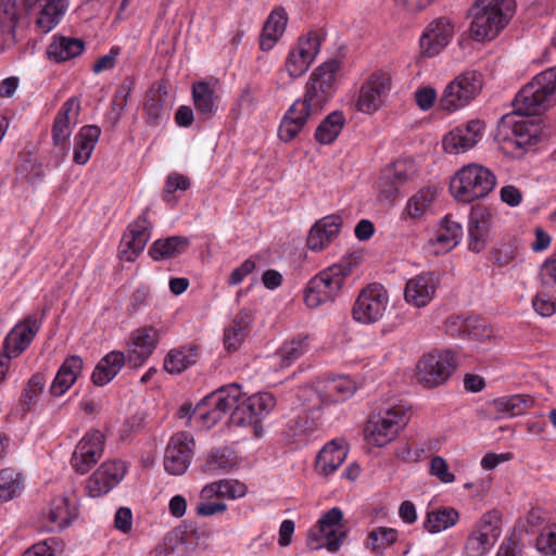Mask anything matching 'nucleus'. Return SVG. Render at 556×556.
Wrapping results in <instances>:
<instances>
[{
  "mask_svg": "<svg viewBox=\"0 0 556 556\" xmlns=\"http://www.w3.org/2000/svg\"><path fill=\"white\" fill-rule=\"evenodd\" d=\"M397 539V532L392 528L380 527L368 534L367 547L376 554L392 545Z\"/></svg>",
  "mask_w": 556,
  "mask_h": 556,
  "instance_id": "obj_52",
  "label": "nucleus"
},
{
  "mask_svg": "<svg viewBox=\"0 0 556 556\" xmlns=\"http://www.w3.org/2000/svg\"><path fill=\"white\" fill-rule=\"evenodd\" d=\"M339 70L340 62L337 60H329L316 67L306 83L302 100L320 112L336 92Z\"/></svg>",
  "mask_w": 556,
  "mask_h": 556,
  "instance_id": "obj_5",
  "label": "nucleus"
},
{
  "mask_svg": "<svg viewBox=\"0 0 556 556\" xmlns=\"http://www.w3.org/2000/svg\"><path fill=\"white\" fill-rule=\"evenodd\" d=\"M439 286L434 273H422L410 278L405 286V300L416 307L426 306L433 298Z\"/></svg>",
  "mask_w": 556,
  "mask_h": 556,
  "instance_id": "obj_23",
  "label": "nucleus"
},
{
  "mask_svg": "<svg viewBox=\"0 0 556 556\" xmlns=\"http://www.w3.org/2000/svg\"><path fill=\"white\" fill-rule=\"evenodd\" d=\"M127 364V357L119 351H112L100 359L96 366L91 380L93 384L102 387L109 383Z\"/></svg>",
  "mask_w": 556,
  "mask_h": 556,
  "instance_id": "obj_34",
  "label": "nucleus"
},
{
  "mask_svg": "<svg viewBox=\"0 0 556 556\" xmlns=\"http://www.w3.org/2000/svg\"><path fill=\"white\" fill-rule=\"evenodd\" d=\"M320 48V37L317 34H309L307 38H301L294 50L286 61V68L292 78L304 74L316 58Z\"/></svg>",
  "mask_w": 556,
  "mask_h": 556,
  "instance_id": "obj_18",
  "label": "nucleus"
},
{
  "mask_svg": "<svg viewBox=\"0 0 556 556\" xmlns=\"http://www.w3.org/2000/svg\"><path fill=\"white\" fill-rule=\"evenodd\" d=\"M356 386L350 378L336 377L327 380L318 393L324 404H330L345 401L354 394Z\"/></svg>",
  "mask_w": 556,
  "mask_h": 556,
  "instance_id": "obj_37",
  "label": "nucleus"
},
{
  "mask_svg": "<svg viewBox=\"0 0 556 556\" xmlns=\"http://www.w3.org/2000/svg\"><path fill=\"white\" fill-rule=\"evenodd\" d=\"M483 125L480 121H470L465 127H456L443 139V148L447 153L458 154L473 148L481 139Z\"/></svg>",
  "mask_w": 556,
  "mask_h": 556,
  "instance_id": "obj_24",
  "label": "nucleus"
},
{
  "mask_svg": "<svg viewBox=\"0 0 556 556\" xmlns=\"http://www.w3.org/2000/svg\"><path fill=\"white\" fill-rule=\"evenodd\" d=\"M100 135L101 129L96 125H87L80 128L75 137L73 154V161L76 164L84 165L89 161Z\"/></svg>",
  "mask_w": 556,
  "mask_h": 556,
  "instance_id": "obj_36",
  "label": "nucleus"
},
{
  "mask_svg": "<svg viewBox=\"0 0 556 556\" xmlns=\"http://www.w3.org/2000/svg\"><path fill=\"white\" fill-rule=\"evenodd\" d=\"M78 443H86L84 451L102 457L104 448V435L99 430H93L84 435Z\"/></svg>",
  "mask_w": 556,
  "mask_h": 556,
  "instance_id": "obj_61",
  "label": "nucleus"
},
{
  "mask_svg": "<svg viewBox=\"0 0 556 556\" xmlns=\"http://www.w3.org/2000/svg\"><path fill=\"white\" fill-rule=\"evenodd\" d=\"M65 11V0H49L43 5L38 18L36 20L37 27L45 34L49 33L59 24Z\"/></svg>",
  "mask_w": 556,
  "mask_h": 556,
  "instance_id": "obj_44",
  "label": "nucleus"
},
{
  "mask_svg": "<svg viewBox=\"0 0 556 556\" xmlns=\"http://www.w3.org/2000/svg\"><path fill=\"white\" fill-rule=\"evenodd\" d=\"M199 358V348L189 345L168 352L164 359V369L169 374H180L194 365Z\"/></svg>",
  "mask_w": 556,
  "mask_h": 556,
  "instance_id": "obj_41",
  "label": "nucleus"
},
{
  "mask_svg": "<svg viewBox=\"0 0 556 556\" xmlns=\"http://www.w3.org/2000/svg\"><path fill=\"white\" fill-rule=\"evenodd\" d=\"M342 219L338 215H328L317 220L311 228L306 244L312 251L324 250L339 235Z\"/></svg>",
  "mask_w": 556,
  "mask_h": 556,
  "instance_id": "obj_28",
  "label": "nucleus"
},
{
  "mask_svg": "<svg viewBox=\"0 0 556 556\" xmlns=\"http://www.w3.org/2000/svg\"><path fill=\"white\" fill-rule=\"evenodd\" d=\"M556 104V66L535 75L516 94L514 113L520 116L540 115Z\"/></svg>",
  "mask_w": 556,
  "mask_h": 556,
  "instance_id": "obj_1",
  "label": "nucleus"
},
{
  "mask_svg": "<svg viewBox=\"0 0 556 556\" xmlns=\"http://www.w3.org/2000/svg\"><path fill=\"white\" fill-rule=\"evenodd\" d=\"M388 304L387 289L380 283H370L358 294L353 306V317L362 324H374L383 317Z\"/></svg>",
  "mask_w": 556,
  "mask_h": 556,
  "instance_id": "obj_11",
  "label": "nucleus"
},
{
  "mask_svg": "<svg viewBox=\"0 0 556 556\" xmlns=\"http://www.w3.org/2000/svg\"><path fill=\"white\" fill-rule=\"evenodd\" d=\"M454 35V26L446 17H439L428 25L420 38L421 52L434 56L446 47Z\"/></svg>",
  "mask_w": 556,
  "mask_h": 556,
  "instance_id": "obj_20",
  "label": "nucleus"
},
{
  "mask_svg": "<svg viewBox=\"0 0 556 556\" xmlns=\"http://www.w3.org/2000/svg\"><path fill=\"white\" fill-rule=\"evenodd\" d=\"M126 470L122 460L103 463L87 480V494L90 497H100L109 493L123 480Z\"/></svg>",
  "mask_w": 556,
  "mask_h": 556,
  "instance_id": "obj_16",
  "label": "nucleus"
},
{
  "mask_svg": "<svg viewBox=\"0 0 556 556\" xmlns=\"http://www.w3.org/2000/svg\"><path fill=\"white\" fill-rule=\"evenodd\" d=\"M143 110L146 122L152 126L157 125L167 115L166 102L161 97L159 90H151L147 94Z\"/></svg>",
  "mask_w": 556,
  "mask_h": 556,
  "instance_id": "obj_47",
  "label": "nucleus"
},
{
  "mask_svg": "<svg viewBox=\"0 0 556 556\" xmlns=\"http://www.w3.org/2000/svg\"><path fill=\"white\" fill-rule=\"evenodd\" d=\"M496 177L486 167L468 164L458 169L450 184L453 197L464 203L485 198L495 187Z\"/></svg>",
  "mask_w": 556,
  "mask_h": 556,
  "instance_id": "obj_4",
  "label": "nucleus"
},
{
  "mask_svg": "<svg viewBox=\"0 0 556 556\" xmlns=\"http://www.w3.org/2000/svg\"><path fill=\"white\" fill-rule=\"evenodd\" d=\"M501 536V529L496 523H479L468 535L464 556H485Z\"/></svg>",
  "mask_w": 556,
  "mask_h": 556,
  "instance_id": "obj_25",
  "label": "nucleus"
},
{
  "mask_svg": "<svg viewBox=\"0 0 556 556\" xmlns=\"http://www.w3.org/2000/svg\"><path fill=\"white\" fill-rule=\"evenodd\" d=\"M194 445L192 435L187 432L173 435L165 450V470L173 476L184 475L191 463Z\"/></svg>",
  "mask_w": 556,
  "mask_h": 556,
  "instance_id": "obj_14",
  "label": "nucleus"
},
{
  "mask_svg": "<svg viewBox=\"0 0 556 556\" xmlns=\"http://www.w3.org/2000/svg\"><path fill=\"white\" fill-rule=\"evenodd\" d=\"M288 23V16L283 8H276L264 24L261 37L260 48L263 51L270 50L278 39L282 36Z\"/></svg>",
  "mask_w": 556,
  "mask_h": 556,
  "instance_id": "obj_35",
  "label": "nucleus"
},
{
  "mask_svg": "<svg viewBox=\"0 0 556 556\" xmlns=\"http://www.w3.org/2000/svg\"><path fill=\"white\" fill-rule=\"evenodd\" d=\"M134 88V80L127 77L118 87L112 103V111L115 113V123L122 117L123 111L125 110L128 98Z\"/></svg>",
  "mask_w": 556,
  "mask_h": 556,
  "instance_id": "obj_57",
  "label": "nucleus"
},
{
  "mask_svg": "<svg viewBox=\"0 0 556 556\" xmlns=\"http://www.w3.org/2000/svg\"><path fill=\"white\" fill-rule=\"evenodd\" d=\"M39 329L40 323L35 315H29L16 324L4 338L3 350L7 357L15 358L21 355L31 343Z\"/></svg>",
  "mask_w": 556,
  "mask_h": 556,
  "instance_id": "obj_17",
  "label": "nucleus"
},
{
  "mask_svg": "<svg viewBox=\"0 0 556 556\" xmlns=\"http://www.w3.org/2000/svg\"><path fill=\"white\" fill-rule=\"evenodd\" d=\"M253 321L251 309H241L224 332V345L228 352L237 351L250 331V325Z\"/></svg>",
  "mask_w": 556,
  "mask_h": 556,
  "instance_id": "obj_31",
  "label": "nucleus"
},
{
  "mask_svg": "<svg viewBox=\"0 0 556 556\" xmlns=\"http://www.w3.org/2000/svg\"><path fill=\"white\" fill-rule=\"evenodd\" d=\"M498 413H506L509 416L525 414L534 404V399L526 394H515L495 399L492 402Z\"/></svg>",
  "mask_w": 556,
  "mask_h": 556,
  "instance_id": "obj_43",
  "label": "nucleus"
},
{
  "mask_svg": "<svg viewBox=\"0 0 556 556\" xmlns=\"http://www.w3.org/2000/svg\"><path fill=\"white\" fill-rule=\"evenodd\" d=\"M430 473L443 483H452L455 481V475L448 471V465L441 456H433L431 458Z\"/></svg>",
  "mask_w": 556,
  "mask_h": 556,
  "instance_id": "obj_60",
  "label": "nucleus"
},
{
  "mask_svg": "<svg viewBox=\"0 0 556 556\" xmlns=\"http://www.w3.org/2000/svg\"><path fill=\"white\" fill-rule=\"evenodd\" d=\"M83 369V359L77 355L70 356L59 368L50 387L53 396L63 395L76 381Z\"/></svg>",
  "mask_w": 556,
  "mask_h": 556,
  "instance_id": "obj_32",
  "label": "nucleus"
},
{
  "mask_svg": "<svg viewBox=\"0 0 556 556\" xmlns=\"http://www.w3.org/2000/svg\"><path fill=\"white\" fill-rule=\"evenodd\" d=\"M189 244V239L181 236L159 239L150 247L149 254L154 261L168 260L184 253Z\"/></svg>",
  "mask_w": 556,
  "mask_h": 556,
  "instance_id": "obj_39",
  "label": "nucleus"
},
{
  "mask_svg": "<svg viewBox=\"0 0 556 556\" xmlns=\"http://www.w3.org/2000/svg\"><path fill=\"white\" fill-rule=\"evenodd\" d=\"M243 393L239 384L222 387L202 399L195 406L194 413L207 427L214 426L224 414L232 412Z\"/></svg>",
  "mask_w": 556,
  "mask_h": 556,
  "instance_id": "obj_9",
  "label": "nucleus"
},
{
  "mask_svg": "<svg viewBox=\"0 0 556 556\" xmlns=\"http://www.w3.org/2000/svg\"><path fill=\"white\" fill-rule=\"evenodd\" d=\"M346 456V443L343 440L334 439L328 442L317 454L316 471L323 476H329L344 463Z\"/></svg>",
  "mask_w": 556,
  "mask_h": 556,
  "instance_id": "obj_29",
  "label": "nucleus"
},
{
  "mask_svg": "<svg viewBox=\"0 0 556 556\" xmlns=\"http://www.w3.org/2000/svg\"><path fill=\"white\" fill-rule=\"evenodd\" d=\"M86 443H78L71 458V465L77 473L85 475L93 465H96L100 456L84 451Z\"/></svg>",
  "mask_w": 556,
  "mask_h": 556,
  "instance_id": "obj_55",
  "label": "nucleus"
},
{
  "mask_svg": "<svg viewBox=\"0 0 556 556\" xmlns=\"http://www.w3.org/2000/svg\"><path fill=\"white\" fill-rule=\"evenodd\" d=\"M46 383L45 376L42 374H35L28 381L26 388L23 390L21 402L23 410L28 412L38 402L40 394L42 393Z\"/></svg>",
  "mask_w": 556,
  "mask_h": 556,
  "instance_id": "obj_54",
  "label": "nucleus"
},
{
  "mask_svg": "<svg viewBox=\"0 0 556 556\" xmlns=\"http://www.w3.org/2000/svg\"><path fill=\"white\" fill-rule=\"evenodd\" d=\"M434 198L435 189L430 187L421 189L408 200L406 205L408 215L413 218L420 217L431 206Z\"/></svg>",
  "mask_w": 556,
  "mask_h": 556,
  "instance_id": "obj_49",
  "label": "nucleus"
},
{
  "mask_svg": "<svg viewBox=\"0 0 556 556\" xmlns=\"http://www.w3.org/2000/svg\"><path fill=\"white\" fill-rule=\"evenodd\" d=\"M190 187V180L188 177L181 174H172L167 177L164 188V198L168 200V195L177 190L185 191Z\"/></svg>",
  "mask_w": 556,
  "mask_h": 556,
  "instance_id": "obj_63",
  "label": "nucleus"
},
{
  "mask_svg": "<svg viewBox=\"0 0 556 556\" xmlns=\"http://www.w3.org/2000/svg\"><path fill=\"white\" fill-rule=\"evenodd\" d=\"M306 337L286 342L278 351L280 367H289L307 351Z\"/></svg>",
  "mask_w": 556,
  "mask_h": 556,
  "instance_id": "obj_53",
  "label": "nucleus"
},
{
  "mask_svg": "<svg viewBox=\"0 0 556 556\" xmlns=\"http://www.w3.org/2000/svg\"><path fill=\"white\" fill-rule=\"evenodd\" d=\"M491 226L492 215L490 211L483 205L472 206L468 223V248L470 251L478 253L485 249Z\"/></svg>",
  "mask_w": 556,
  "mask_h": 556,
  "instance_id": "obj_26",
  "label": "nucleus"
},
{
  "mask_svg": "<svg viewBox=\"0 0 556 556\" xmlns=\"http://www.w3.org/2000/svg\"><path fill=\"white\" fill-rule=\"evenodd\" d=\"M319 113L303 100H296L286 112L278 129L283 142L293 140L304 128L308 118Z\"/></svg>",
  "mask_w": 556,
  "mask_h": 556,
  "instance_id": "obj_19",
  "label": "nucleus"
},
{
  "mask_svg": "<svg viewBox=\"0 0 556 556\" xmlns=\"http://www.w3.org/2000/svg\"><path fill=\"white\" fill-rule=\"evenodd\" d=\"M468 325L466 338L480 343L492 341L494 337L493 330L484 323V320L478 317H469Z\"/></svg>",
  "mask_w": 556,
  "mask_h": 556,
  "instance_id": "obj_56",
  "label": "nucleus"
},
{
  "mask_svg": "<svg viewBox=\"0 0 556 556\" xmlns=\"http://www.w3.org/2000/svg\"><path fill=\"white\" fill-rule=\"evenodd\" d=\"M462 235L460 224L446 216L428 243L434 254L447 253L458 244Z\"/></svg>",
  "mask_w": 556,
  "mask_h": 556,
  "instance_id": "obj_30",
  "label": "nucleus"
},
{
  "mask_svg": "<svg viewBox=\"0 0 556 556\" xmlns=\"http://www.w3.org/2000/svg\"><path fill=\"white\" fill-rule=\"evenodd\" d=\"M84 49L85 43L80 39L59 37L49 45L47 55L55 62H64L78 56Z\"/></svg>",
  "mask_w": 556,
  "mask_h": 556,
  "instance_id": "obj_40",
  "label": "nucleus"
},
{
  "mask_svg": "<svg viewBox=\"0 0 556 556\" xmlns=\"http://www.w3.org/2000/svg\"><path fill=\"white\" fill-rule=\"evenodd\" d=\"M159 341V331L153 327L136 330L127 353V365L131 368L141 366L152 354Z\"/></svg>",
  "mask_w": 556,
  "mask_h": 556,
  "instance_id": "obj_22",
  "label": "nucleus"
},
{
  "mask_svg": "<svg viewBox=\"0 0 556 556\" xmlns=\"http://www.w3.org/2000/svg\"><path fill=\"white\" fill-rule=\"evenodd\" d=\"M147 211L135 219L124 232L119 257L127 262H132L144 250L147 242L151 237L152 224L147 218Z\"/></svg>",
  "mask_w": 556,
  "mask_h": 556,
  "instance_id": "obj_15",
  "label": "nucleus"
},
{
  "mask_svg": "<svg viewBox=\"0 0 556 556\" xmlns=\"http://www.w3.org/2000/svg\"><path fill=\"white\" fill-rule=\"evenodd\" d=\"M540 279L545 287H556V257H549L542 264Z\"/></svg>",
  "mask_w": 556,
  "mask_h": 556,
  "instance_id": "obj_64",
  "label": "nucleus"
},
{
  "mask_svg": "<svg viewBox=\"0 0 556 556\" xmlns=\"http://www.w3.org/2000/svg\"><path fill=\"white\" fill-rule=\"evenodd\" d=\"M79 517L76 503H71L67 497H58L52 501L50 508V521H74Z\"/></svg>",
  "mask_w": 556,
  "mask_h": 556,
  "instance_id": "obj_51",
  "label": "nucleus"
},
{
  "mask_svg": "<svg viewBox=\"0 0 556 556\" xmlns=\"http://www.w3.org/2000/svg\"><path fill=\"white\" fill-rule=\"evenodd\" d=\"M482 87V74L476 70H467L445 87L440 99V106L445 111L462 109L481 92Z\"/></svg>",
  "mask_w": 556,
  "mask_h": 556,
  "instance_id": "obj_7",
  "label": "nucleus"
},
{
  "mask_svg": "<svg viewBox=\"0 0 556 556\" xmlns=\"http://www.w3.org/2000/svg\"><path fill=\"white\" fill-rule=\"evenodd\" d=\"M245 493L244 483L233 479H224L205 485L200 496L201 500H212L213 497L235 500L244 496Z\"/></svg>",
  "mask_w": 556,
  "mask_h": 556,
  "instance_id": "obj_38",
  "label": "nucleus"
},
{
  "mask_svg": "<svg viewBox=\"0 0 556 556\" xmlns=\"http://www.w3.org/2000/svg\"><path fill=\"white\" fill-rule=\"evenodd\" d=\"M536 547L545 556H556V523L542 530L536 539Z\"/></svg>",
  "mask_w": 556,
  "mask_h": 556,
  "instance_id": "obj_58",
  "label": "nucleus"
},
{
  "mask_svg": "<svg viewBox=\"0 0 556 556\" xmlns=\"http://www.w3.org/2000/svg\"><path fill=\"white\" fill-rule=\"evenodd\" d=\"M515 5V0H478L469 11L471 37L477 41L494 39L508 24Z\"/></svg>",
  "mask_w": 556,
  "mask_h": 556,
  "instance_id": "obj_2",
  "label": "nucleus"
},
{
  "mask_svg": "<svg viewBox=\"0 0 556 556\" xmlns=\"http://www.w3.org/2000/svg\"><path fill=\"white\" fill-rule=\"evenodd\" d=\"M356 265L357 257L349 255L312 278L304 296L306 305L318 307L326 302L333 301L340 293L345 278Z\"/></svg>",
  "mask_w": 556,
  "mask_h": 556,
  "instance_id": "obj_3",
  "label": "nucleus"
},
{
  "mask_svg": "<svg viewBox=\"0 0 556 556\" xmlns=\"http://www.w3.org/2000/svg\"><path fill=\"white\" fill-rule=\"evenodd\" d=\"M79 110L80 102L77 98H70L63 103L52 126V139L54 146L62 147V149L65 150V146L72 134L71 125L72 123L75 124L77 122Z\"/></svg>",
  "mask_w": 556,
  "mask_h": 556,
  "instance_id": "obj_27",
  "label": "nucleus"
},
{
  "mask_svg": "<svg viewBox=\"0 0 556 556\" xmlns=\"http://www.w3.org/2000/svg\"><path fill=\"white\" fill-rule=\"evenodd\" d=\"M344 124L345 117L343 113L341 111H333L316 128L315 139L323 144L331 143L339 136Z\"/></svg>",
  "mask_w": 556,
  "mask_h": 556,
  "instance_id": "obj_42",
  "label": "nucleus"
},
{
  "mask_svg": "<svg viewBox=\"0 0 556 556\" xmlns=\"http://www.w3.org/2000/svg\"><path fill=\"white\" fill-rule=\"evenodd\" d=\"M23 489L21 472L13 468L0 470V502H8L18 496Z\"/></svg>",
  "mask_w": 556,
  "mask_h": 556,
  "instance_id": "obj_45",
  "label": "nucleus"
},
{
  "mask_svg": "<svg viewBox=\"0 0 556 556\" xmlns=\"http://www.w3.org/2000/svg\"><path fill=\"white\" fill-rule=\"evenodd\" d=\"M206 545V534L197 523H180L154 549V556H189Z\"/></svg>",
  "mask_w": 556,
  "mask_h": 556,
  "instance_id": "obj_6",
  "label": "nucleus"
},
{
  "mask_svg": "<svg viewBox=\"0 0 556 556\" xmlns=\"http://www.w3.org/2000/svg\"><path fill=\"white\" fill-rule=\"evenodd\" d=\"M415 174L413 162L397 160L387 166L380 174L378 181V199L390 204L399 195L401 188L407 184Z\"/></svg>",
  "mask_w": 556,
  "mask_h": 556,
  "instance_id": "obj_13",
  "label": "nucleus"
},
{
  "mask_svg": "<svg viewBox=\"0 0 556 556\" xmlns=\"http://www.w3.org/2000/svg\"><path fill=\"white\" fill-rule=\"evenodd\" d=\"M230 424L238 427L252 426L254 429L260 425V418L256 413L252 410L251 404L248 402L245 394L242 395L241 401L230 414Z\"/></svg>",
  "mask_w": 556,
  "mask_h": 556,
  "instance_id": "obj_48",
  "label": "nucleus"
},
{
  "mask_svg": "<svg viewBox=\"0 0 556 556\" xmlns=\"http://www.w3.org/2000/svg\"><path fill=\"white\" fill-rule=\"evenodd\" d=\"M236 465L231 452L227 448L213 451L208 454L203 466V471L210 475H218L229 471Z\"/></svg>",
  "mask_w": 556,
  "mask_h": 556,
  "instance_id": "obj_46",
  "label": "nucleus"
},
{
  "mask_svg": "<svg viewBox=\"0 0 556 556\" xmlns=\"http://www.w3.org/2000/svg\"><path fill=\"white\" fill-rule=\"evenodd\" d=\"M343 523H315L307 533V546L318 551L327 548L333 553L340 548L345 539Z\"/></svg>",
  "mask_w": 556,
  "mask_h": 556,
  "instance_id": "obj_21",
  "label": "nucleus"
},
{
  "mask_svg": "<svg viewBox=\"0 0 556 556\" xmlns=\"http://www.w3.org/2000/svg\"><path fill=\"white\" fill-rule=\"evenodd\" d=\"M192 97L199 113L211 115L215 110L214 92L206 83H198L192 88Z\"/></svg>",
  "mask_w": 556,
  "mask_h": 556,
  "instance_id": "obj_50",
  "label": "nucleus"
},
{
  "mask_svg": "<svg viewBox=\"0 0 556 556\" xmlns=\"http://www.w3.org/2000/svg\"><path fill=\"white\" fill-rule=\"evenodd\" d=\"M391 84L392 77L388 71L374 72L359 89L357 111L372 114L379 110L390 92Z\"/></svg>",
  "mask_w": 556,
  "mask_h": 556,
  "instance_id": "obj_12",
  "label": "nucleus"
},
{
  "mask_svg": "<svg viewBox=\"0 0 556 556\" xmlns=\"http://www.w3.org/2000/svg\"><path fill=\"white\" fill-rule=\"evenodd\" d=\"M247 399L252 406V410L256 413L257 418L268 414L276 405L274 395L268 392L253 394L251 396H247Z\"/></svg>",
  "mask_w": 556,
  "mask_h": 556,
  "instance_id": "obj_59",
  "label": "nucleus"
},
{
  "mask_svg": "<svg viewBox=\"0 0 556 556\" xmlns=\"http://www.w3.org/2000/svg\"><path fill=\"white\" fill-rule=\"evenodd\" d=\"M408 409L402 405L388 408L382 415L372 417L365 427L368 443L384 446L395 439L399 431L408 422Z\"/></svg>",
  "mask_w": 556,
  "mask_h": 556,
  "instance_id": "obj_8",
  "label": "nucleus"
},
{
  "mask_svg": "<svg viewBox=\"0 0 556 556\" xmlns=\"http://www.w3.org/2000/svg\"><path fill=\"white\" fill-rule=\"evenodd\" d=\"M459 513L453 507L441 506L427 511L425 521H457Z\"/></svg>",
  "mask_w": 556,
  "mask_h": 556,
  "instance_id": "obj_62",
  "label": "nucleus"
},
{
  "mask_svg": "<svg viewBox=\"0 0 556 556\" xmlns=\"http://www.w3.org/2000/svg\"><path fill=\"white\" fill-rule=\"evenodd\" d=\"M503 126H510L515 136V146L520 149H527L539 142L541 129L534 124L533 119L521 118L513 121L510 116L503 118Z\"/></svg>",
  "mask_w": 556,
  "mask_h": 556,
  "instance_id": "obj_33",
  "label": "nucleus"
},
{
  "mask_svg": "<svg viewBox=\"0 0 556 556\" xmlns=\"http://www.w3.org/2000/svg\"><path fill=\"white\" fill-rule=\"evenodd\" d=\"M456 368L455 355L450 351L425 354L417 364V379L425 387L444 383Z\"/></svg>",
  "mask_w": 556,
  "mask_h": 556,
  "instance_id": "obj_10",
  "label": "nucleus"
}]
</instances>
